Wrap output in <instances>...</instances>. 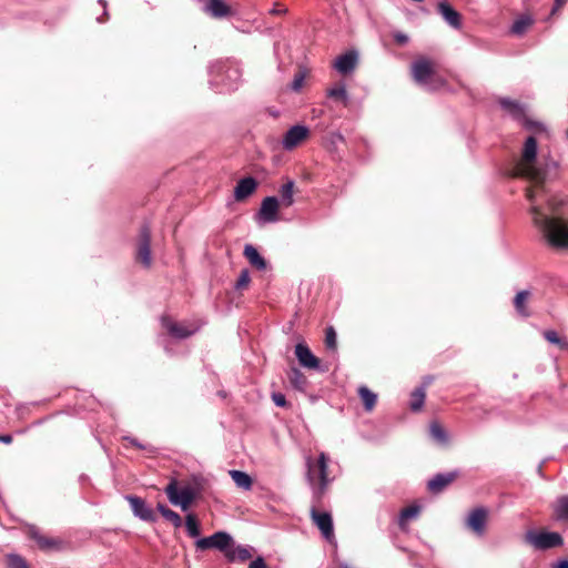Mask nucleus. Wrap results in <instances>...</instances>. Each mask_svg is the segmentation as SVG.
<instances>
[{
    "mask_svg": "<svg viewBox=\"0 0 568 568\" xmlns=\"http://www.w3.org/2000/svg\"><path fill=\"white\" fill-rule=\"evenodd\" d=\"M294 181L288 180L280 189L281 203L286 207L291 206L294 203Z\"/></svg>",
    "mask_w": 568,
    "mask_h": 568,
    "instance_id": "a878e982",
    "label": "nucleus"
},
{
    "mask_svg": "<svg viewBox=\"0 0 568 568\" xmlns=\"http://www.w3.org/2000/svg\"><path fill=\"white\" fill-rule=\"evenodd\" d=\"M136 260L140 261L143 266L150 267L151 258V230L148 225H143L139 234V243L136 250Z\"/></svg>",
    "mask_w": 568,
    "mask_h": 568,
    "instance_id": "9d476101",
    "label": "nucleus"
},
{
    "mask_svg": "<svg viewBox=\"0 0 568 568\" xmlns=\"http://www.w3.org/2000/svg\"><path fill=\"white\" fill-rule=\"evenodd\" d=\"M29 535L33 540H36L38 546L43 550L53 549V548L58 547V545L60 544L58 540H55L53 538L42 536L40 534V531L38 530V528H36V527H31L29 529Z\"/></svg>",
    "mask_w": 568,
    "mask_h": 568,
    "instance_id": "b1692460",
    "label": "nucleus"
},
{
    "mask_svg": "<svg viewBox=\"0 0 568 568\" xmlns=\"http://www.w3.org/2000/svg\"><path fill=\"white\" fill-rule=\"evenodd\" d=\"M311 517L323 537L331 541L334 538L333 520L331 514L318 511L315 507L311 509Z\"/></svg>",
    "mask_w": 568,
    "mask_h": 568,
    "instance_id": "ddd939ff",
    "label": "nucleus"
},
{
    "mask_svg": "<svg viewBox=\"0 0 568 568\" xmlns=\"http://www.w3.org/2000/svg\"><path fill=\"white\" fill-rule=\"evenodd\" d=\"M358 63V52L356 50H349L341 55H338L334 63L333 68L341 74H349L352 73Z\"/></svg>",
    "mask_w": 568,
    "mask_h": 568,
    "instance_id": "4468645a",
    "label": "nucleus"
},
{
    "mask_svg": "<svg viewBox=\"0 0 568 568\" xmlns=\"http://www.w3.org/2000/svg\"><path fill=\"white\" fill-rule=\"evenodd\" d=\"M425 389L423 387L416 388L412 393L410 409L414 412L419 410L425 402Z\"/></svg>",
    "mask_w": 568,
    "mask_h": 568,
    "instance_id": "72a5a7b5",
    "label": "nucleus"
},
{
    "mask_svg": "<svg viewBox=\"0 0 568 568\" xmlns=\"http://www.w3.org/2000/svg\"><path fill=\"white\" fill-rule=\"evenodd\" d=\"M295 356L303 367L308 369L320 368V359L311 352L310 347L306 344H296Z\"/></svg>",
    "mask_w": 568,
    "mask_h": 568,
    "instance_id": "dca6fc26",
    "label": "nucleus"
},
{
    "mask_svg": "<svg viewBox=\"0 0 568 568\" xmlns=\"http://www.w3.org/2000/svg\"><path fill=\"white\" fill-rule=\"evenodd\" d=\"M204 11L213 18H224L231 14V8L222 0H205Z\"/></svg>",
    "mask_w": 568,
    "mask_h": 568,
    "instance_id": "412c9836",
    "label": "nucleus"
},
{
    "mask_svg": "<svg viewBox=\"0 0 568 568\" xmlns=\"http://www.w3.org/2000/svg\"><path fill=\"white\" fill-rule=\"evenodd\" d=\"M544 337L547 342L558 345L561 349H568V342L560 338L556 331H545Z\"/></svg>",
    "mask_w": 568,
    "mask_h": 568,
    "instance_id": "e433bc0d",
    "label": "nucleus"
},
{
    "mask_svg": "<svg viewBox=\"0 0 568 568\" xmlns=\"http://www.w3.org/2000/svg\"><path fill=\"white\" fill-rule=\"evenodd\" d=\"M529 297L528 291H520L517 293L514 300V304L516 307V311L524 317H527L529 315L527 308H526V301Z\"/></svg>",
    "mask_w": 568,
    "mask_h": 568,
    "instance_id": "473e14b6",
    "label": "nucleus"
},
{
    "mask_svg": "<svg viewBox=\"0 0 568 568\" xmlns=\"http://www.w3.org/2000/svg\"><path fill=\"white\" fill-rule=\"evenodd\" d=\"M429 433L432 437L440 444H446L448 442L446 430L436 422L430 424Z\"/></svg>",
    "mask_w": 568,
    "mask_h": 568,
    "instance_id": "f704fd0d",
    "label": "nucleus"
},
{
    "mask_svg": "<svg viewBox=\"0 0 568 568\" xmlns=\"http://www.w3.org/2000/svg\"><path fill=\"white\" fill-rule=\"evenodd\" d=\"M537 141L534 136L527 138L524 144L521 159L517 162L514 171L516 176L527 178L534 185L526 191L528 201H536L545 196L544 181L546 173L536 166Z\"/></svg>",
    "mask_w": 568,
    "mask_h": 568,
    "instance_id": "f03ea898",
    "label": "nucleus"
},
{
    "mask_svg": "<svg viewBox=\"0 0 568 568\" xmlns=\"http://www.w3.org/2000/svg\"><path fill=\"white\" fill-rule=\"evenodd\" d=\"M185 529L190 537L199 539V537L201 535V528H200V523L196 519L195 515H193V514L186 515Z\"/></svg>",
    "mask_w": 568,
    "mask_h": 568,
    "instance_id": "7c9ffc66",
    "label": "nucleus"
},
{
    "mask_svg": "<svg viewBox=\"0 0 568 568\" xmlns=\"http://www.w3.org/2000/svg\"><path fill=\"white\" fill-rule=\"evenodd\" d=\"M526 541L532 545L536 549L546 550L555 547H559L564 544L560 534L555 531H528L525 536Z\"/></svg>",
    "mask_w": 568,
    "mask_h": 568,
    "instance_id": "0eeeda50",
    "label": "nucleus"
},
{
    "mask_svg": "<svg viewBox=\"0 0 568 568\" xmlns=\"http://www.w3.org/2000/svg\"><path fill=\"white\" fill-rule=\"evenodd\" d=\"M290 382L294 388L304 390L307 384L305 375L297 368H292L290 372Z\"/></svg>",
    "mask_w": 568,
    "mask_h": 568,
    "instance_id": "2f4dec72",
    "label": "nucleus"
},
{
    "mask_svg": "<svg viewBox=\"0 0 568 568\" xmlns=\"http://www.w3.org/2000/svg\"><path fill=\"white\" fill-rule=\"evenodd\" d=\"M287 9L285 7H280L277 3L271 9V14H285Z\"/></svg>",
    "mask_w": 568,
    "mask_h": 568,
    "instance_id": "de8ad7c7",
    "label": "nucleus"
},
{
    "mask_svg": "<svg viewBox=\"0 0 568 568\" xmlns=\"http://www.w3.org/2000/svg\"><path fill=\"white\" fill-rule=\"evenodd\" d=\"M437 10L450 27L454 29L462 27L460 14L446 0L438 2Z\"/></svg>",
    "mask_w": 568,
    "mask_h": 568,
    "instance_id": "6ab92c4d",
    "label": "nucleus"
},
{
    "mask_svg": "<svg viewBox=\"0 0 568 568\" xmlns=\"http://www.w3.org/2000/svg\"><path fill=\"white\" fill-rule=\"evenodd\" d=\"M165 493L171 504L180 506L184 511L190 508L197 494L196 490L190 486L179 489L175 480H172L166 486Z\"/></svg>",
    "mask_w": 568,
    "mask_h": 568,
    "instance_id": "39448f33",
    "label": "nucleus"
},
{
    "mask_svg": "<svg viewBox=\"0 0 568 568\" xmlns=\"http://www.w3.org/2000/svg\"><path fill=\"white\" fill-rule=\"evenodd\" d=\"M358 395L363 402L365 410L372 412L377 403V395L364 385L358 387Z\"/></svg>",
    "mask_w": 568,
    "mask_h": 568,
    "instance_id": "393cba45",
    "label": "nucleus"
},
{
    "mask_svg": "<svg viewBox=\"0 0 568 568\" xmlns=\"http://www.w3.org/2000/svg\"><path fill=\"white\" fill-rule=\"evenodd\" d=\"M455 478L456 473L437 474L428 481L427 487L432 493H439L453 483Z\"/></svg>",
    "mask_w": 568,
    "mask_h": 568,
    "instance_id": "4be33fe9",
    "label": "nucleus"
},
{
    "mask_svg": "<svg viewBox=\"0 0 568 568\" xmlns=\"http://www.w3.org/2000/svg\"><path fill=\"white\" fill-rule=\"evenodd\" d=\"M162 326L168 333L179 339L187 338L200 329V324L196 323H176L169 316H163Z\"/></svg>",
    "mask_w": 568,
    "mask_h": 568,
    "instance_id": "6e6552de",
    "label": "nucleus"
},
{
    "mask_svg": "<svg viewBox=\"0 0 568 568\" xmlns=\"http://www.w3.org/2000/svg\"><path fill=\"white\" fill-rule=\"evenodd\" d=\"M212 74L214 73H225V79L221 81V84L226 90H233L236 88L240 79L241 71L237 67L226 65V63L220 62L212 67Z\"/></svg>",
    "mask_w": 568,
    "mask_h": 568,
    "instance_id": "f8f14e48",
    "label": "nucleus"
},
{
    "mask_svg": "<svg viewBox=\"0 0 568 568\" xmlns=\"http://www.w3.org/2000/svg\"><path fill=\"white\" fill-rule=\"evenodd\" d=\"M0 442L4 444H10L12 442V436L8 434L0 435Z\"/></svg>",
    "mask_w": 568,
    "mask_h": 568,
    "instance_id": "3c124183",
    "label": "nucleus"
},
{
    "mask_svg": "<svg viewBox=\"0 0 568 568\" xmlns=\"http://www.w3.org/2000/svg\"><path fill=\"white\" fill-rule=\"evenodd\" d=\"M305 79H306V72L305 71H298L295 75H294V79L291 83V89L295 92H298L301 91V89L303 88L304 85V82H305Z\"/></svg>",
    "mask_w": 568,
    "mask_h": 568,
    "instance_id": "a19ab883",
    "label": "nucleus"
},
{
    "mask_svg": "<svg viewBox=\"0 0 568 568\" xmlns=\"http://www.w3.org/2000/svg\"><path fill=\"white\" fill-rule=\"evenodd\" d=\"M252 557L251 550L243 546H237L235 548L231 547L229 551H226V558L230 561H245Z\"/></svg>",
    "mask_w": 568,
    "mask_h": 568,
    "instance_id": "cd10ccee",
    "label": "nucleus"
},
{
    "mask_svg": "<svg viewBox=\"0 0 568 568\" xmlns=\"http://www.w3.org/2000/svg\"><path fill=\"white\" fill-rule=\"evenodd\" d=\"M419 511H420V507L417 505H412V506L404 508L400 511L399 524L403 525L405 521L416 518L418 516Z\"/></svg>",
    "mask_w": 568,
    "mask_h": 568,
    "instance_id": "c9c22d12",
    "label": "nucleus"
},
{
    "mask_svg": "<svg viewBox=\"0 0 568 568\" xmlns=\"http://www.w3.org/2000/svg\"><path fill=\"white\" fill-rule=\"evenodd\" d=\"M248 568H266V564L263 558L258 557L251 561Z\"/></svg>",
    "mask_w": 568,
    "mask_h": 568,
    "instance_id": "49530a36",
    "label": "nucleus"
},
{
    "mask_svg": "<svg viewBox=\"0 0 568 568\" xmlns=\"http://www.w3.org/2000/svg\"><path fill=\"white\" fill-rule=\"evenodd\" d=\"M99 3H100V4L102 6V8H103V17H105V18H106V17H108V11H106V6H108V3H106V1H105V0H99Z\"/></svg>",
    "mask_w": 568,
    "mask_h": 568,
    "instance_id": "864d4df0",
    "label": "nucleus"
},
{
    "mask_svg": "<svg viewBox=\"0 0 568 568\" xmlns=\"http://www.w3.org/2000/svg\"><path fill=\"white\" fill-rule=\"evenodd\" d=\"M105 19H102V18H98V21L99 22H103Z\"/></svg>",
    "mask_w": 568,
    "mask_h": 568,
    "instance_id": "6e6d98bb",
    "label": "nucleus"
},
{
    "mask_svg": "<svg viewBox=\"0 0 568 568\" xmlns=\"http://www.w3.org/2000/svg\"><path fill=\"white\" fill-rule=\"evenodd\" d=\"M487 517V509L484 507H477L468 514L466 526L477 536L481 537L486 531Z\"/></svg>",
    "mask_w": 568,
    "mask_h": 568,
    "instance_id": "9b49d317",
    "label": "nucleus"
},
{
    "mask_svg": "<svg viewBox=\"0 0 568 568\" xmlns=\"http://www.w3.org/2000/svg\"><path fill=\"white\" fill-rule=\"evenodd\" d=\"M251 282V276L248 270H242L240 273V276L236 281L235 288L236 290H243L248 286Z\"/></svg>",
    "mask_w": 568,
    "mask_h": 568,
    "instance_id": "79ce46f5",
    "label": "nucleus"
},
{
    "mask_svg": "<svg viewBox=\"0 0 568 568\" xmlns=\"http://www.w3.org/2000/svg\"><path fill=\"white\" fill-rule=\"evenodd\" d=\"M500 104L505 110L509 111L515 116H518L523 113L520 105L511 100L503 99L500 100Z\"/></svg>",
    "mask_w": 568,
    "mask_h": 568,
    "instance_id": "ea45409f",
    "label": "nucleus"
},
{
    "mask_svg": "<svg viewBox=\"0 0 568 568\" xmlns=\"http://www.w3.org/2000/svg\"><path fill=\"white\" fill-rule=\"evenodd\" d=\"M393 38H394V40H395L398 44H402V45L406 44V43L408 42V40H409L407 34H405V33H403V32H399V31H398V32H395V33L393 34Z\"/></svg>",
    "mask_w": 568,
    "mask_h": 568,
    "instance_id": "a18cd8bd",
    "label": "nucleus"
},
{
    "mask_svg": "<svg viewBox=\"0 0 568 568\" xmlns=\"http://www.w3.org/2000/svg\"><path fill=\"white\" fill-rule=\"evenodd\" d=\"M230 476L239 488L250 490L252 488V478L244 471L230 470Z\"/></svg>",
    "mask_w": 568,
    "mask_h": 568,
    "instance_id": "bb28decb",
    "label": "nucleus"
},
{
    "mask_svg": "<svg viewBox=\"0 0 568 568\" xmlns=\"http://www.w3.org/2000/svg\"><path fill=\"white\" fill-rule=\"evenodd\" d=\"M125 499L130 503L131 509L136 517L145 521L154 520L153 510L146 506L142 498L130 495Z\"/></svg>",
    "mask_w": 568,
    "mask_h": 568,
    "instance_id": "f3484780",
    "label": "nucleus"
},
{
    "mask_svg": "<svg viewBox=\"0 0 568 568\" xmlns=\"http://www.w3.org/2000/svg\"><path fill=\"white\" fill-rule=\"evenodd\" d=\"M278 200L275 196H267L262 201L258 219L263 223L277 221Z\"/></svg>",
    "mask_w": 568,
    "mask_h": 568,
    "instance_id": "2eb2a0df",
    "label": "nucleus"
},
{
    "mask_svg": "<svg viewBox=\"0 0 568 568\" xmlns=\"http://www.w3.org/2000/svg\"><path fill=\"white\" fill-rule=\"evenodd\" d=\"M125 440H128L132 446H135L139 449H145V446L139 443L135 438L132 437H124Z\"/></svg>",
    "mask_w": 568,
    "mask_h": 568,
    "instance_id": "09e8293b",
    "label": "nucleus"
},
{
    "mask_svg": "<svg viewBox=\"0 0 568 568\" xmlns=\"http://www.w3.org/2000/svg\"><path fill=\"white\" fill-rule=\"evenodd\" d=\"M534 19L530 16H521L511 26V32L514 34H523L527 29L532 26Z\"/></svg>",
    "mask_w": 568,
    "mask_h": 568,
    "instance_id": "c756f323",
    "label": "nucleus"
},
{
    "mask_svg": "<svg viewBox=\"0 0 568 568\" xmlns=\"http://www.w3.org/2000/svg\"><path fill=\"white\" fill-rule=\"evenodd\" d=\"M327 97L332 99L342 100L345 104L347 103L348 97L344 84L334 87L327 90Z\"/></svg>",
    "mask_w": 568,
    "mask_h": 568,
    "instance_id": "4c0bfd02",
    "label": "nucleus"
},
{
    "mask_svg": "<svg viewBox=\"0 0 568 568\" xmlns=\"http://www.w3.org/2000/svg\"><path fill=\"white\" fill-rule=\"evenodd\" d=\"M410 71L414 81L428 90H438L446 84L445 80L436 73L435 62L428 58L416 59L412 63Z\"/></svg>",
    "mask_w": 568,
    "mask_h": 568,
    "instance_id": "20e7f679",
    "label": "nucleus"
},
{
    "mask_svg": "<svg viewBox=\"0 0 568 568\" xmlns=\"http://www.w3.org/2000/svg\"><path fill=\"white\" fill-rule=\"evenodd\" d=\"M566 1L567 0H555L551 14H555L566 3Z\"/></svg>",
    "mask_w": 568,
    "mask_h": 568,
    "instance_id": "8fccbe9b",
    "label": "nucleus"
},
{
    "mask_svg": "<svg viewBox=\"0 0 568 568\" xmlns=\"http://www.w3.org/2000/svg\"><path fill=\"white\" fill-rule=\"evenodd\" d=\"M554 568H568V560H560Z\"/></svg>",
    "mask_w": 568,
    "mask_h": 568,
    "instance_id": "603ef678",
    "label": "nucleus"
},
{
    "mask_svg": "<svg viewBox=\"0 0 568 568\" xmlns=\"http://www.w3.org/2000/svg\"><path fill=\"white\" fill-rule=\"evenodd\" d=\"M256 189L257 181L254 178L247 176L241 179L234 189V197L236 201H244L251 196Z\"/></svg>",
    "mask_w": 568,
    "mask_h": 568,
    "instance_id": "a211bd4d",
    "label": "nucleus"
},
{
    "mask_svg": "<svg viewBox=\"0 0 568 568\" xmlns=\"http://www.w3.org/2000/svg\"><path fill=\"white\" fill-rule=\"evenodd\" d=\"M328 462L329 458L324 452L320 453L316 459L312 456L305 457L306 479L317 501L322 499L333 481L328 476Z\"/></svg>",
    "mask_w": 568,
    "mask_h": 568,
    "instance_id": "7ed1b4c3",
    "label": "nucleus"
},
{
    "mask_svg": "<svg viewBox=\"0 0 568 568\" xmlns=\"http://www.w3.org/2000/svg\"><path fill=\"white\" fill-rule=\"evenodd\" d=\"M9 568H29L26 560L18 555L8 556Z\"/></svg>",
    "mask_w": 568,
    "mask_h": 568,
    "instance_id": "37998d69",
    "label": "nucleus"
},
{
    "mask_svg": "<svg viewBox=\"0 0 568 568\" xmlns=\"http://www.w3.org/2000/svg\"><path fill=\"white\" fill-rule=\"evenodd\" d=\"M552 519L558 523H568V495L558 496L550 505Z\"/></svg>",
    "mask_w": 568,
    "mask_h": 568,
    "instance_id": "aec40b11",
    "label": "nucleus"
},
{
    "mask_svg": "<svg viewBox=\"0 0 568 568\" xmlns=\"http://www.w3.org/2000/svg\"><path fill=\"white\" fill-rule=\"evenodd\" d=\"M325 345L328 349L335 351L337 347V336L335 329L329 326L325 332Z\"/></svg>",
    "mask_w": 568,
    "mask_h": 568,
    "instance_id": "58836bf2",
    "label": "nucleus"
},
{
    "mask_svg": "<svg viewBox=\"0 0 568 568\" xmlns=\"http://www.w3.org/2000/svg\"><path fill=\"white\" fill-rule=\"evenodd\" d=\"M272 400L278 407H285L287 405L285 395L282 394V393H273L272 394Z\"/></svg>",
    "mask_w": 568,
    "mask_h": 568,
    "instance_id": "c03bdc74",
    "label": "nucleus"
},
{
    "mask_svg": "<svg viewBox=\"0 0 568 568\" xmlns=\"http://www.w3.org/2000/svg\"><path fill=\"white\" fill-rule=\"evenodd\" d=\"M233 544L232 537L225 531H216L212 536L199 538L195 541L197 550L217 549L226 555Z\"/></svg>",
    "mask_w": 568,
    "mask_h": 568,
    "instance_id": "423d86ee",
    "label": "nucleus"
},
{
    "mask_svg": "<svg viewBox=\"0 0 568 568\" xmlns=\"http://www.w3.org/2000/svg\"><path fill=\"white\" fill-rule=\"evenodd\" d=\"M311 132L306 125L296 124L290 128L282 139V146L292 151L310 136Z\"/></svg>",
    "mask_w": 568,
    "mask_h": 568,
    "instance_id": "1a4fd4ad",
    "label": "nucleus"
},
{
    "mask_svg": "<svg viewBox=\"0 0 568 568\" xmlns=\"http://www.w3.org/2000/svg\"><path fill=\"white\" fill-rule=\"evenodd\" d=\"M338 568H351L347 564L342 562L339 564Z\"/></svg>",
    "mask_w": 568,
    "mask_h": 568,
    "instance_id": "5fc2aeb1",
    "label": "nucleus"
},
{
    "mask_svg": "<svg viewBox=\"0 0 568 568\" xmlns=\"http://www.w3.org/2000/svg\"><path fill=\"white\" fill-rule=\"evenodd\" d=\"M530 203L532 222L546 243L552 248L568 251V217L558 214L564 202L554 196L547 199L548 212L537 205L536 201Z\"/></svg>",
    "mask_w": 568,
    "mask_h": 568,
    "instance_id": "f257e3e1",
    "label": "nucleus"
},
{
    "mask_svg": "<svg viewBox=\"0 0 568 568\" xmlns=\"http://www.w3.org/2000/svg\"><path fill=\"white\" fill-rule=\"evenodd\" d=\"M158 510L161 513V515L169 520L175 528H180L182 526V518L181 516L175 513L174 510L168 508L163 504H158Z\"/></svg>",
    "mask_w": 568,
    "mask_h": 568,
    "instance_id": "c85d7f7f",
    "label": "nucleus"
},
{
    "mask_svg": "<svg viewBox=\"0 0 568 568\" xmlns=\"http://www.w3.org/2000/svg\"><path fill=\"white\" fill-rule=\"evenodd\" d=\"M243 254L253 267L260 271L266 268V261L253 245L246 244Z\"/></svg>",
    "mask_w": 568,
    "mask_h": 568,
    "instance_id": "5701e85b",
    "label": "nucleus"
}]
</instances>
